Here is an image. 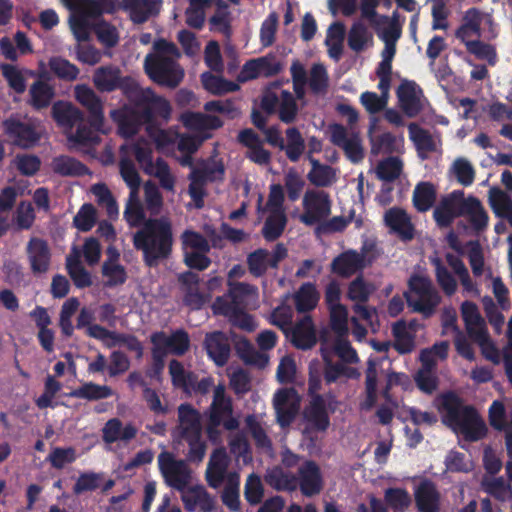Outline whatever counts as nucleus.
Masks as SVG:
<instances>
[{
  "label": "nucleus",
  "mask_w": 512,
  "mask_h": 512,
  "mask_svg": "<svg viewBox=\"0 0 512 512\" xmlns=\"http://www.w3.org/2000/svg\"><path fill=\"white\" fill-rule=\"evenodd\" d=\"M133 246L142 252L144 264L157 267L172 254L173 232L171 223L164 218H149L133 235Z\"/></svg>",
  "instance_id": "obj_1"
},
{
  "label": "nucleus",
  "mask_w": 512,
  "mask_h": 512,
  "mask_svg": "<svg viewBox=\"0 0 512 512\" xmlns=\"http://www.w3.org/2000/svg\"><path fill=\"white\" fill-rule=\"evenodd\" d=\"M442 421L466 441L476 442L487 434V427L476 408L464 405L463 400L453 391L440 396L438 407Z\"/></svg>",
  "instance_id": "obj_2"
},
{
  "label": "nucleus",
  "mask_w": 512,
  "mask_h": 512,
  "mask_svg": "<svg viewBox=\"0 0 512 512\" xmlns=\"http://www.w3.org/2000/svg\"><path fill=\"white\" fill-rule=\"evenodd\" d=\"M144 69L156 84L176 88L184 78V70L171 57L148 54L144 60Z\"/></svg>",
  "instance_id": "obj_3"
},
{
  "label": "nucleus",
  "mask_w": 512,
  "mask_h": 512,
  "mask_svg": "<svg viewBox=\"0 0 512 512\" xmlns=\"http://www.w3.org/2000/svg\"><path fill=\"white\" fill-rule=\"evenodd\" d=\"M408 286L410 291L417 296V299H413L406 294L408 306L426 318L432 316L441 302V297L431 280L427 277L413 275L408 281Z\"/></svg>",
  "instance_id": "obj_4"
},
{
  "label": "nucleus",
  "mask_w": 512,
  "mask_h": 512,
  "mask_svg": "<svg viewBox=\"0 0 512 512\" xmlns=\"http://www.w3.org/2000/svg\"><path fill=\"white\" fill-rule=\"evenodd\" d=\"M262 133L265 136L263 143L284 151L291 162H298L306 149L305 140L297 127L286 129L287 142L284 141L278 125L268 126Z\"/></svg>",
  "instance_id": "obj_5"
},
{
  "label": "nucleus",
  "mask_w": 512,
  "mask_h": 512,
  "mask_svg": "<svg viewBox=\"0 0 512 512\" xmlns=\"http://www.w3.org/2000/svg\"><path fill=\"white\" fill-rule=\"evenodd\" d=\"M319 391V372L315 371L311 373V379L308 380L307 393L310 397V401L304 410V418L313 430L324 432L330 426V418L325 398L323 395L319 394Z\"/></svg>",
  "instance_id": "obj_6"
},
{
  "label": "nucleus",
  "mask_w": 512,
  "mask_h": 512,
  "mask_svg": "<svg viewBox=\"0 0 512 512\" xmlns=\"http://www.w3.org/2000/svg\"><path fill=\"white\" fill-rule=\"evenodd\" d=\"M330 195L324 190L308 189L302 199L303 213L299 220L306 226L322 224L331 214Z\"/></svg>",
  "instance_id": "obj_7"
},
{
  "label": "nucleus",
  "mask_w": 512,
  "mask_h": 512,
  "mask_svg": "<svg viewBox=\"0 0 512 512\" xmlns=\"http://www.w3.org/2000/svg\"><path fill=\"white\" fill-rule=\"evenodd\" d=\"M141 108L145 123H151L156 117L168 120L171 115V105L168 100L155 94L151 88H141L137 85L129 100Z\"/></svg>",
  "instance_id": "obj_8"
},
{
  "label": "nucleus",
  "mask_w": 512,
  "mask_h": 512,
  "mask_svg": "<svg viewBox=\"0 0 512 512\" xmlns=\"http://www.w3.org/2000/svg\"><path fill=\"white\" fill-rule=\"evenodd\" d=\"M93 83L100 92L121 90L128 100L138 85L135 79L130 76L123 77L120 69L112 65L97 68L93 75Z\"/></svg>",
  "instance_id": "obj_9"
},
{
  "label": "nucleus",
  "mask_w": 512,
  "mask_h": 512,
  "mask_svg": "<svg viewBox=\"0 0 512 512\" xmlns=\"http://www.w3.org/2000/svg\"><path fill=\"white\" fill-rule=\"evenodd\" d=\"M232 399L226 396V388L219 384L214 389L213 400L209 408V417L213 424H222L228 430H236L239 427L238 420L233 417Z\"/></svg>",
  "instance_id": "obj_10"
},
{
  "label": "nucleus",
  "mask_w": 512,
  "mask_h": 512,
  "mask_svg": "<svg viewBox=\"0 0 512 512\" xmlns=\"http://www.w3.org/2000/svg\"><path fill=\"white\" fill-rule=\"evenodd\" d=\"M322 358L324 361L323 366L316 359L310 361L308 366V380L311 379L312 372H319L320 389L322 388V378L325 380L326 384L330 385L341 377L355 379L360 375L356 368L348 367L342 362H333L326 353L322 354Z\"/></svg>",
  "instance_id": "obj_11"
},
{
  "label": "nucleus",
  "mask_w": 512,
  "mask_h": 512,
  "mask_svg": "<svg viewBox=\"0 0 512 512\" xmlns=\"http://www.w3.org/2000/svg\"><path fill=\"white\" fill-rule=\"evenodd\" d=\"M331 142L340 147L347 159L354 164L360 163L364 157V148L362 146V140L358 133L348 134L346 127L342 124H332L330 126Z\"/></svg>",
  "instance_id": "obj_12"
},
{
  "label": "nucleus",
  "mask_w": 512,
  "mask_h": 512,
  "mask_svg": "<svg viewBox=\"0 0 512 512\" xmlns=\"http://www.w3.org/2000/svg\"><path fill=\"white\" fill-rule=\"evenodd\" d=\"M159 468L168 486L184 491L191 478V472L184 460H176L170 454L159 455Z\"/></svg>",
  "instance_id": "obj_13"
},
{
  "label": "nucleus",
  "mask_w": 512,
  "mask_h": 512,
  "mask_svg": "<svg viewBox=\"0 0 512 512\" xmlns=\"http://www.w3.org/2000/svg\"><path fill=\"white\" fill-rule=\"evenodd\" d=\"M110 117L117 126L118 134L125 139L135 136L145 123L141 111L128 104L111 110Z\"/></svg>",
  "instance_id": "obj_14"
},
{
  "label": "nucleus",
  "mask_w": 512,
  "mask_h": 512,
  "mask_svg": "<svg viewBox=\"0 0 512 512\" xmlns=\"http://www.w3.org/2000/svg\"><path fill=\"white\" fill-rule=\"evenodd\" d=\"M297 486L305 497L320 494L324 487V479L320 466L314 460H305L297 471Z\"/></svg>",
  "instance_id": "obj_15"
},
{
  "label": "nucleus",
  "mask_w": 512,
  "mask_h": 512,
  "mask_svg": "<svg viewBox=\"0 0 512 512\" xmlns=\"http://www.w3.org/2000/svg\"><path fill=\"white\" fill-rule=\"evenodd\" d=\"M273 405L276 419L281 427L289 426L299 410L297 393L294 388H280L274 394Z\"/></svg>",
  "instance_id": "obj_16"
},
{
  "label": "nucleus",
  "mask_w": 512,
  "mask_h": 512,
  "mask_svg": "<svg viewBox=\"0 0 512 512\" xmlns=\"http://www.w3.org/2000/svg\"><path fill=\"white\" fill-rule=\"evenodd\" d=\"M285 337L299 350H310L317 343V334L313 319L310 315L303 316L287 332Z\"/></svg>",
  "instance_id": "obj_17"
},
{
  "label": "nucleus",
  "mask_w": 512,
  "mask_h": 512,
  "mask_svg": "<svg viewBox=\"0 0 512 512\" xmlns=\"http://www.w3.org/2000/svg\"><path fill=\"white\" fill-rule=\"evenodd\" d=\"M366 267L364 252L349 249L337 255L330 264V271L344 279H348Z\"/></svg>",
  "instance_id": "obj_18"
},
{
  "label": "nucleus",
  "mask_w": 512,
  "mask_h": 512,
  "mask_svg": "<svg viewBox=\"0 0 512 512\" xmlns=\"http://www.w3.org/2000/svg\"><path fill=\"white\" fill-rule=\"evenodd\" d=\"M462 200H465V197L463 191L460 190H455L442 198L433 212V217L439 227H449L455 218L462 216L460 214Z\"/></svg>",
  "instance_id": "obj_19"
},
{
  "label": "nucleus",
  "mask_w": 512,
  "mask_h": 512,
  "mask_svg": "<svg viewBox=\"0 0 512 512\" xmlns=\"http://www.w3.org/2000/svg\"><path fill=\"white\" fill-rule=\"evenodd\" d=\"M4 129L12 142L22 148L34 146L40 139L35 127L16 118H9L3 123Z\"/></svg>",
  "instance_id": "obj_20"
},
{
  "label": "nucleus",
  "mask_w": 512,
  "mask_h": 512,
  "mask_svg": "<svg viewBox=\"0 0 512 512\" xmlns=\"http://www.w3.org/2000/svg\"><path fill=\"white\" fill-rule=\"evenodd\" d=\"M178 281L184 292L183 303L185 306L192 310H199L209 301L210 296L199 290L198 274L191 271L183 272L179 274Z\"/></svg>",
  "instance_id": "obj_21"
},
{
  "label": "nucleus",
  "mask_w": 512,
  "mask_h": 512,
  "mask_svg": "<svg viewBox=\"0 0 512 512\" xmlns=\"http://www.w3.org/2000/svg\"><path fill=\"white\" fill-rule=\"evenodd\" d=\"M204 348L208 357L218 367H223L229 361L231 344L228 336L223 331L207 333L204 339Z\"/></svg>",
  "instance_id": "obj_22"
},
{
  "label": "nucleus",
  "mask_w": 512,
  "mask_h": 512,
  "mask_svg": "<svg viewBox=\"0 0 512 512\" xmlns=\"http://www.w3.org/2000/svg\"><path fill=\"white\" fill-rule=\"evenodd\" d=\"M77 101L88 111V123L95 128L104 125L103 103L97 94L85 85L77 86L75 89Z\"/></svg>",
  "instance_id": "obj_23"
},
{
  "label": "nucleus",
  "mask_w": 512,
  "mask_h": 512,
  "mask_svg": "<svg viewBox=\"0 0 512 512\" xmlns=\"http://www.w3.org/2000/svg\"><path fill=\"white\" fill-rule=\"evenodd\" d=\"M162 4V0H123L122 9L134 24H143L158 16Z\"/></svg>",
  "instance_id": "obj_24"
},
{
  "label": "nucleus",
  "mask_w": 512,
  "mask_h": 512,
  "mask_svg": "<svg viewBox=\"0 0 512 512\" xmlns=\"http://www.w3.org/2000/svg\"><path fill=\"white\" fill-rule=\"evenodd\" d=\"M26 253L33 274H44L49 270L51 251L45 240L32 237L27 244Z\"/></svg>",
  "instance_id": "obj_25"
},
{
  "label": "nucleus",
  "mask_w": 512,
  "mask_h": 512,
  "mask_svg": "<svg viewBox=\"0 0 512 512\" xmlns=\"http://www.w3.org/2000/svg\"><path fill=\"white\" fill-rule=\"evenodd\" d=\"M230 464L224 447L213 450L205 473L206 481L211 488H218L224 481Z\"/></svg>",
  "instance_id": "obj_26"
},
{
  "label": "nucleus",
  "mask_w": 512,
  "mask_h": 512,
  "mask_svg": "<svg viewBox=\"0 0 512 512\" xmlns=\"http://www.w3.org/2000/svg\"><path fill=\"white\" fill-rule=\"evenodd\" d=\"M384 222L400 239L409 241L414 238V227L407 212L399 207L388 209L384 215Z\"/></svg>",
  "instance_id": "obj_27"
},
{
  "label": "nucleus",
  "mask_w": 512,
  "mask_h": 512,
  "mask_svg": "<svg viewBox=\"0 0 512 512\" xmlns=\"http://www.w3.org/2000/svg\"><path fill=\"white\" fill-rule=\"evenodd\" d=\"M182 123L187 129L199 132L202 139L211 137V134H206L207 131L216 130L223 126V121L219 117L200 112L183 114Z\"/></svg>",
  "instance_id": "obj_28"
},
{
  "label": "nucleus",
  "mask_w": 512,
  "mask_h": 512,
  "mask_svg": "<svg viewBox=\"0 0 512 512\" xmlns=\"http://www.w3.org/2000/svg\"><path fill=\"white\" fill-rule=\"evenodd\" d=\"M417 88L414 81L405 80L401 82L396 91L400 107L408 117H414L421 111Z\"/></svg>",
  "instance_id": "obj_29"
},
{
  "label": "nucleus",
  "mask_w": 512,
  "mask_h": 512,
  "mask_svg": "<svg viewBox=\"0 0 512 512\" xmlns=\"http://www.w3.org/2000/svg\"><path fill=\"white\" fill-rule=\"evenodd\" d=\"M137 435V428L133 424L123 426L119 418L109 419L102 428V439L107 444L117 441L129 442Z\"/></svg>",
  "instance_id": "obj_30"
},
{
  "label": "nucleus",
  "mask_w": 512,
  "mask_h": 512,
  "mask_svg": "<svg viewBox=\"0 0 512 512\" xmlns=\"http://www.w3.org/2000/svg\"><path fill=\"white\" fill-rule=\"evenodd\" d=\"M460 214L467 217L471 226L477 231L485 229L488 225L489 216L487 212L483 208L481 201L472 195L462 200Z\"/></svg>",
  "instance_id": "obj_31"
},
{
  "label": "nucleus",
  "mask_w": 512,
  "mask_h": 512,
  "mask_svg": "<svg viewBox=\"0 0 512 512\" xmlns=\"http://www.w3.org/2000/svg\"><path fill=\"white\" fill-rule=\"evenodd\" d=\"M51 168L55 174L62 177H83L91 174L84 163L68 155L54 157Z\"/></svg>",
  "instance_id": "obj_32"
},
{
  "label": "nucleus",
  "mask_w": 512,
  "mask_h": 512,
  "mask_svg": "<svg viewBox=\"0 0 512 512\" xmlns=\"http://www.w3.org/2000/svg\"><path fill=\"white\" fill-rule=\"evenodd\" d=\"M439 493L430 480L422 481L415 491V502L419 512H438Z\"/></svg>",
  "instance_id": "obj_33"
},
{
  "label": "nucleus",
  "mask_w": 512,
  "mask_h": 512,
  "mask_svg": "<svg viewBox=\"0 0 512 512\" xmlns=\"http://www.w3.org/2000/svg\"><path fill=\"white\" fill-rule=\"evenodd\" d=\"M292 298L298 313H308L317 307L320 293L315 283L305 282L295 291Z\"/></svg>",
  "instance_id": "obj_34"
},
{
  "label": "nucleus",
  "mask_w": 512,
  "mask_h": 512,
  "mask_svg": "<svg viewBox=\"0 0 512 512\" xmlns=\"http://www.w3.org/2000/svg\"><path fill=\"white\" fill-rule=\"evenodd\" d=\"M178 418L181 438L202 433L200 413L192 405L181 404L178 407Z\"/></svg>",
  "instance_id": "obj_35"
},
{
  "label": "nucleus",
  "mask_w": 512,
  "mask_h": 512,
  "mask_svg": "<svg viewBox=\"0 0 512 512\" xmlns=\"http://www.w3.org/2000/svg\"><path fill=\"white\" fill-rule=\"evenodd\" d=\"M482 17L477 8H470L465 11L462 23L455 32L457 39L461 40L464 44L470 41L469 38L473 35L480 36L481 33Z\"/></svg>",
  "instance_id": "obj_36"
},
{
  "label": "nucleus",
  "mask_w": 512,
  "mask_h": 512,
  "mask_svg": "<svg viewBox=\"0 0 512 512\" xmlns=\"http://www.w3.org/2000/svg\"><path fill=\"white\" fill-rule=\"evenodd\" d=\"M51 112L53 119L61 126L73 127L84 121L83 112L68 102H55Z\"/></svg>",
  "instance_id": "obj_37"
},
{
  "label": "nucleus",
  "mask_w": 512,
  "mask_h": 512,
  "mask_svg": "<svg viewBox=\"0 0 512 512\" xmlns=\"http://www.w3.org/2000/svg\"><path fill=\"white\" fill-rule=\"evenodd\" d=\"M67 395L72 398L97 401L111 397L113 395V390L107 385L86 382L78 388L70 391Z\"/></svg>",
  "instance_id": "obj_38"
},
{
  "label": "nucleus",
  "mask_w": 512,
  "mask_h": 512,
  "mask_svg": "<svg viewBox=\"0 0 512 512\" xmlns=\"http://www.w3.org/2000/svg\"><path fill=\"white\" fill-rule=\"evenodd\" d=\"M488 202L496 217L508 219L512 215V197L499 187L489 189Z\"/></svg>",
  "instance_id": "obj_39"
},
{
  "label": "nucleus",
  "mask_w": 512,
  "mask_h": 512,
  "mask_svg": "<svg viewBox=\"0 0 512 512\" xmlns=\"http://www.w3.org/2000/svg\"><path fill=\"white\" fill-rule=\"evenodd\" d=\"M348 46L354 52L363 51L368 45L373 44V35L361 21L352 24L347 38Z\"/></svg>",
  "instance_id": "obj_40"
},
{
  "label": "nucleus",
  "mask_w": 512,
  "mask_h": 512,
  "mask_svg": "<svg viewBox=\"0 0 512 512\" xmlns=\"http://www.w3.org/2000/svg\"><path fill=\"white\" fill-rule=\"evenodd\" d=\"M436 189L430 182L418 183L413 191V205L419 212L428 211L436 201Z\"/></svg>",
  "instance_id": "obj_41"
},
{
  "label": "nucleus",
  "mask_w": 512,
  "mask_h": 512,
  "mask_svg": "<svg viewBox=\"0 0 512 512\" xmlns=\"http://www.w3.org/2000/svg\"><path fill=\"white\" fill-rule=\"evenodd\" d=\"M160 338L163 339L164 344L169 349L170 354L176 356H183L190 348V337L186 330L180 328L176 329L167 335L164 331H158Z\"/></svg>",
  "instance_id": "obj_42"
},
{
  "label": "nucleus",
  "mask_w": 512,
  "mask_h": 512,
  "mask_svg": "<svg viewBox=\"0 0 512 512\" xmlns=\"http://www.w3.org/2000/svg\"><path fill=\"white\" fill-rule=\"evenodd\" d=\"M265 482L278 491H293L297 488L295 475L285 472L280 467H274L267 471Z\"/></svg>",
  "instance_id": "obj_43"
},
{
  "label": "nucleus",
  "mask_w": 512,
  "mask_h": 512,
  "mask_svg": "<svg viewBox=\"0 0 512 512\" xmlns=\"http://www.w3.org/2000/svg\"><path fill=\"white\" fill-rule=\"evenodd\" d=\"M201 82L204 89L214 95H223L235 92L239 89V85L237 83L211 72H204L201 75Z\"/></svg>",
  "instance_id": "obj_44"
},
{
  "label": "nucleus",
  "mask_w": 512,
  "mask_h": 512,
  "mask_svg": "<svg viewBox=\"0 0 512 512\" xmlns=\"http://www.w3.org/2000/svg\"><path fill=\"white\" fill-rule=\"evenodd\" d=\"M102 128L92 127L88 122H79L75 133L69 137V140L77 146L92 147L100 143L99 132H104Z\"/></svg>",
  "instance_id": "obj_45"
},
{
  "label": "nucleus",
  "mask_w": 512,
  "mask_h": 512,
  "mask_svg": "<svg viewBox=\"0 0 512 512\" xmlns=\"http://www.w3.org/2000/svg\"><path fill=\"white\" fill-rule=\"evenodd\" d=\"M29 94L31 96V105L36 110H40L51 104L55 91L47 82L37 80L31 85Z\"/></svg>",
  "instance_id": "obj_46"
},
{
  "label": "nucleus",
  "mask_w": 512,
  "mask_h": 512,
  "mask_svg": "<svg viewBox=\"0 0 512 512\" xmlns=\"http://www.w3.org/2000/svg\"><path fill=\"white\" fill-rule=\"evenodd\" d=\"M286 224L287 217L285 212H270L262 228L264 239L268 242L277 240L283 234Z\"/></svg>",
  "instance_id": "obj_47"
},
{
  "label": "nucleus",
  "mask_w": 512,
  "mask_h": 512,
  "mask_svg": "<svg viewBox=\"0 0 512 512\" xmlns=\"http://www.w3.org/2000/svg\"><path fill=\"white\" fill-rule=\"evenodd\" d=\"M276 112L281 122L285 124H292L295 122L299 107L296 102L294 95L288 90H282L280 95V101Z\"/></svg>",
  "instance_id": "obj_48"
},
{
  "label": "nucleus",
  "mask_w": 512,
  "mask_h": 512,
  "mask_svg": "<svg viewBox=\"0 0 512 512\" xmlns=\"http://www.w3.org/2000/svg\"><path fill=\"white\" fill-rule=\"evenodd\" d=\"M48 66L57 78L64 81L76 80L80 72L75 64L60 56L51 57Z\"/></svg>",
  "instance_id": "obj_49"
},
{
  "label": "nucleus",
  "mask_w": 512,
  "mask_h": 512,
  "mask_svg": "<svg viewBox=\"0 0 512 512\" xmlns=\"http://www.w3.org/2000/svg\"><path fill=\"white\" fill-rule=\"evenodd\" d=\"M269 251L265 248H258L247 255L246 264L249 273L255 277H263L269 265Z\"/></svg>",
  "instance_id": "obj_50"
},
{
  "label": "nucleus",
  "mask_w": 512,
  "mask_h": 512,
  "mask_svg": "<svg viewBox=\"0 0 512 512\" xmlns=\"http://www.w3.org/2000/svg\"><path fill=\"white\" fill-rule=\"evenodd\" d=\"M431 264L435 268V276L438 285L441 287L445 295L452 296L457 290L456 279L443 264L440 258H431Z\"/></svg>",
  "instance_id": "obj_51"
},
{
  "label": "nucleus",
  "mask_w": 512,
  "mask_h": 512,
  "mask_svg": "<svg viewBox=\"0 0 512 512\" xmlns=\"http://www.w3.org/2000/svg\"><path fill=\"white\" fill-rule=\"evenodd\" d=\"M210 30L218 31L225 37L231 36L230 12L228 5L220 0L217 4L215 13L209 19Z\"/></svg>",
  "instance_id": "obj_52"
},
{
  "label": "nucleus",
  "mask_w": 512,
  "mask_h": 512,
  "mask_svg": "<svg viewBox=\"0 0 512 512\" xmlns=\"http://www.w3.org/2000/svg\"><path fill=\"white\" fill-rule=\"evenodd\" d=\"M403 163L399 157L390 156L380 161L376 167L377 177L385 182H393L399 178Z\"/></svg>",
  "instance_id": "obj_53"
},
{
  "label": "nucleus",
  "mask_w": 512,
  "mask_h": 512,
  "mask_svg": "<svg viewBox=\"0 0 512 512\" xmlns=\"http://www.w3.org/2000/svg\"><path fill=\"white\" fill-rule=\"evenodd\" d=\"M169 373L173 386L182 389L185 393H189V384L193 383L195 373L186 371L183 364L176 359L170 361Z\"/></svg>",
  "instance_id": "obj_54"
},
{
  "label": "nucleus",
  "mask_w": 512,
  "mask_h": 512,
  "mask_svg": "<svg viewBox=\"0 0 512 512\" xmlns=\"http://www.w3.org/2000/svg\"><path fill=\"white\" fill-rule=\"evenodd\" d=\"M410 139L413 141L417 151L420 153L434 152L436 145L430 132L421 128L416 123L409 125Z\"/></svg>",
  "instance_id": "obj_55"
},
{
  "label": "nucleus",
  "mask_w": 512,
  "mask_h": 512,
  "mask_svg": "<svg viewBox=\"0 0 512 512\" xmlns=\"http://www.w3.org/2000/svg\"><path fill=\"white\" fill-rule=\"evenodd\" d=\"M66 268L77 288H87L92 285L90 273L83 267L77 257H68L66 260Z\"/></svg>",
  "instance_id": "obj_56"
},
{
  "label": "nucleus",
  "mask_w": 512,
  "mask_h": 512,
  "mask_svg": "<svg viewBox=\"0 0 512 512\" xmlns=\"http://www.w3.org/2000/svg\"><path fill=\"white\" fill-rule=\"evenodd\" d=\"M93 32L98 41L106 48H113L119 42V33L116 27L103 19L94 23Z\"/></svg>",
  "instance_id": "obj_57"
},
{
  "label": "nucleus",
  "mask_w": 512,
  "mask_h": 512,
  "mask_svg": "<svg viewBox=\"0 0 512 512\" xmlns=\"http://www.w3.org/2000/svg\"><path fill=\"white\" fill-rule=\"evenodd\" d=\"M373 290V286L367 283L362 275H359L349 283L347 298L355 303H366Z\"/></svg>",
  "instance_id": "obj_58"
},
{
  "label": "nucleus",
  "mask_w": 512,
  "mask_h": 512,
  "mask_svg": "<svg viewBox=\"0 0 512 512\" xmlns=\"http://www.w3.org/2000/svg\"><path fill=\"white\" fill-rule=\"evenodd\" d=\"M192 173L197 177V180L206 182H213L222 180L225 174V167L221 160L211 161L203 164L201 167L194 168Z\"/></svg>",
  "instance_id": "obj_59"
},
{
  "label": "nucleus",
  "mask_w": 512,
  "mask_h": 512,
  "mask_svg": "<svg viewBox=\"0 0 512 512\" xmlns=\"http://www.w3.org/2000/svg\"><path fill=\"white\" fill-rule=\"evenodd\" d=\"M284 187L288 200L296 202L301 197L305 187V180L295 169L291 168L285 173Z\"/></svg>",
  "instance_id": "obj_60"
},
{
  "label": "nucleus",
  "mask_w": 512,
  "mask_h": 512,
  "mask_svg": "<svg viewBox=\"0 0 512 512\" xmlns=\"http://www.w3.org/2000/svg\"><path fill=\"white\" fill-rule=\"evenodd\" d=\"M102 274L108 278L105 283L107 287L122 285L127 280V273L124 266L112 260H107L103 263Z\"/></svg>",
  "instance_id": "obj_61"
},
{
  "label": "nucleus",
  "mask_w": 512,
  "mask_h": 512,
  "mask_svg": "<svg viewBox=\"0 0 512 512\" xmlns=\"http://www.w3.org/2000/svg\"><path fill=\"white\" fill-rule=\"evenodd\" d=\"M330 317V327L338 335L348 332V310L345 305L327 307Z\"/></svg>",
  "instance_id": "obj_62"
},
{
  "label": "nucleus",
  "mask_w": 512,
  "mask_h": 512,
  "mask_svg": "<svg viewBox=\"0 0 512 512\" xmlns=\"http://www.w3.org/2000/svg\"><path fill=\"white\" fill-rule=\"evenodd\" d=\"M307 179L315 187H329L336 181V173L331 166L325 164L317 170L311 169L307 174Z\"/></svg>",
  "instance_id": "obj_63"
},
{
  "label": "nucleus",
  "mask_w": 512,
  "mask_h": 512,
  "mask_svg": "<svg viewBox=\"0 0 512 512\" xmlns=\"http://www.w3.org/2000/svg\"><path fill=\"white\" fill-rule=\"evenodd\" d=\"M96 223V209L90 203L81 206L77 214L73 218L74 226L82 231H90Z\"/></svg>",
  "instance_id": "obj_64"
}]
</instances>
